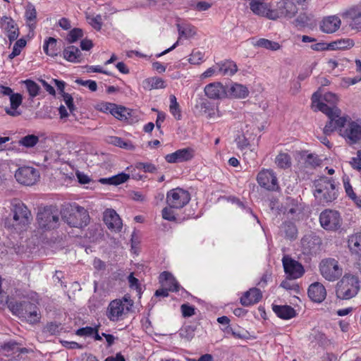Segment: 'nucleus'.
Returning a JSON list of instances; mask_svg holds the SVG:
<instances>
[{"label":"nucleus","mask_w":361,"mask_h":361,"mask_svg":"<svg viewBox=\"0 0 361 361\" xmlns=\"http://www.w3.org/2000/svg\"><path fill=\"white\" fill-rule=\"evenodd\" d=\"M323 99L326 103L320 102L317 93H314L312 97V108L326 114L329 121L323 129L325 135H329L336 129H340L346 123V118L341 116V111L336 106L338 101V96L332 92H326L323 96Z\"/></svg>","instance_id":"1"},{"label":"nucleus","mask_w":361,"mask_h":361,"mask_svg":"<svg viewBox=\"0 0 361 361\" xmlns=\"http://www.w3.org/2000/svg\"><path fill=\"white\" fill-rule=\"evenodd\" d=\"M314 196L320 203L331 202L337 197V190L332 178L322 176L314 181Z\"/></svg>","instance_id":"2"},{"label":"nucleus","mask_w":361,"mask_h":361,"mask_svg":"<svg viewBox=\"0 0 361 361\" xmlns=\"http://www.w3.org/2000/svg\"><path fill=\"white\" fill-rule=\"evenodd\" d=\"M133 301L129 295H125L121 299L112 300L108 305L106 315L107 318L113 322L123 320L132 307Z\"/></svg>","instance_id":"3"},{"label":"nucleus","mask_w":361,"mask_h":361,"mask_svg":"<svg viewBox=\"0 0 361 361\" xmlns=\"http://www.w3.org/2000/svg\"><path fill=\"white\" fill-rule=\"evenodd\" d=\"M360 290L358 278L351 274H345L337 283L336 294L338 298L349 300L354 298Z\"/></svg>","instance_id":"4"},{"label":"nucleus","mask_w":361,"mask_h":361,"mask_svg":"<svg viewBox=\"0 0 361 361\" xmlns=\"http://www.w3.org/2000/svg\"><path fill=\"white\" fill-rule=\"evenodd\" d=\"M63 218L68 225L76 228L87 226L90 220L88 212L84 207L78 205L67 208L63 213Z\"/></svg>","instance_id":"5"},{"label":"nucleus","mask_w":361,"mask_h":361,"mask_svg":"<svg viewBox=\"0 0 361 361\" xmlns=\"http://www.w3.org/2000/svg\"><path fill=\"white\" fill-rule=\"evenodd\" d=\"M319 271L322 276L329 281H335L343 273L338 262L332 258L323 259L319 264Z\"/></svg>","instance_id":"6"},{"label":"nucleus","mask_w":361,"mask_h":361,"mask_svg":"<svg viewBox=\"0 0 361 361\" xmlns=\"http://www.w3.org/2000/svg\"><path fill=\"white\" fill-rule=\"evenodd\" d=\"M319 222L326 231H336L341 227L342 218L337 211L325 209L319 215Z\"/></svg>","instance_id":"7"},{"label":"nucleus","mask_w":361,"mask_h":361,"mask_svg":"<svg viewBox=\"0 0 361 361\" xmlns=\"http://www.w3.org/2000/svg\"><path fill=\"white\" fill-rule=\"evenodd\" d=\"M190 200V193L180 188L169 190L166 195L168 205L174 209H181Z\"/></svg>","instance_id":"8"},{"label":"nucleus","mask_w":361,"mask_h":361,"mask_svg":"<svg viewBox=\"0 0 361 361\" xmlns=\"http://www.w3.org/2000/svg\"><path fill=\"white\" fill-rule=\"evenodd\" d=\"M16 180L25 185H32L39 178V171L30 166H23L19 168L15 173Z\"/></svg>","instance_id":"9"},{"label":"nucleus","mask_w":361,"mask_h":361,"mask_svg":"<svg viewBox=\"0 0 361 361\" xmlns=\"http://www.w3.org/2000/svg\"><path fill=\"white\" fill-rule=\"evenodd\" d=\"M13 220L18 224L25 226L32 219V215L28 208L20 200L14 199L11 202Z\"/></svg>","instance_id":"10"},{"label":"nucleus","mask_w":361,"mask_h":361,"mask_svg":"<svg viewBox=\"0 0 361 361\" xmlns=\"http://www.w3.org/2000/svg\"><path fill=\"white\" fill-rule=\"evenodd\" d=\"M37 223L43 229H53L57 226L59 215L54 213L51 208L45 207L37 213Z\"/></svg>","instance_id":"11"},{"label":"nucleus","mask_w":361,"mask_h":361,"mask_svg":"<svg viewBox=\"0 0 361 361\" xmlns=\"http://www.w3.org/2000/svg\"><path fill=\"white\" fill-rule=\"evenodd\" d=\"M0 28L8 37L10 44L16 41L20 35L18 24L10 16H4L1 18Z\"/></svg>","instance_id":"12"},{"label":"nucleus","mask_w":361,"mask_h":361,"mask_svg":"<svg viewBox=\"0 0 361 361\" xmlns=\"http://www.w3.org/2000/svg\"><path fill=\"white\" fill-rule=\"evenodd\" d=\"M282 262L284 271L289 279H296L303 275L305 269L303 266L298 261L288 256H284Z\"/></svg>","instance_id":"13"},{"label":"nucleus","mask_w":361,"mask_h":361,"mask_svg":"<svg viewBox=\"0 0 361 361\" xmlns=\"http://www.w3.org/2000/svg\"><path fill=\"white\" fill-rule=\"evenodd\" d=\"M250 8L256 15L264 16L271 20H276L279 18L278 12L270 9L268 4L259 0H251Z\"/></svg>","instance_id":"14"},{"label":"nucleus","mask_w":361,"mask_h":361,"mask_svg":"<svg viewBox=\"0 0 361 361\" xmlns=\"http://www.w3.org/2000/svg\"><path fill=\"white\" fill-rule=\"evenodd\" d=\"M259 185L269 190H275L278 188L277 178L271 170H262L257 177Z\"/></svg>","instance_id":"15"},{"label":"nucleus","mask_w":361,"mask_h":361,"mask_svg":"<svg viewBox=\"0 0 361 361\" xmlns=\"http://www.w3.org/2000/svg\"><path fill=\"white\" fill-rule=\"evenodd\" d=\"M8 307L11 311L19 317H24L28 315L30 312L35 311L37 307L30 302H9Z\"/></svg>","instance_id":"16"},{"label":"nucleus","mask_w":361,"mask_h":361,"mask_svg":"<svg viewBox=\"0 0 361 361\" xmlns=\"http://www.w3.org/2000/svg\"><path fill=\"white\" fill-rule=\"evenodd\" d=\"M103 219L107 228L111 231H120L122 228V221L113 209H107L104 211Z\"/></svg>","instance_id":"17"},{"label":"nucleus","mask_w":361,"mask_h":361,"mask_svg":"<svg viewBox=\"0 0 361 361\" xmlns=\"http://www.w3.org/2000/svg\"><path fill=\"white\" fill-rule=\"evenodd\" d=\"M205 95L209 99H220L226 97V90L219 82H214L207 85L204 87Z\"/></svg>","instance_id":"18"},{"label":"nucleus","mask_w":361,"mask_h":361,"mask_svg":"<svg viewBox=\"0 0 361 361\" xmlns=\"http://www.w3.org/2000/svg\"><path fill=\"white\" fill-rule=\"evenodd\" d=\"M295 2L292 0H282L278 4V9L276 11L280 16L291 18L298 13V7Z\"/></svg>","instance_id":"19"},{"label":"nucleus","mask_w":361,"mask_h":361,"mask_svg":"<svg viewBox=\"0 0 361 361\" xmlns=\"http://www.w3.org/2000/svg\"><path fill=\"white\" fill-rule=\"evenodd\" d=\"M194 156L193 150L190 148H183L169 154L165 159L169 163H178L191 159Z\"/></svg>","instance_id":"20"},{"label":"nucleus","mask_w":361,"mask_h":361,"mask_svg":"<svg viewBox=\"0 0 361 361\" xmlns=\"http://www.w3.org/2000/svg\"><path fill=\"white\" fill-rule=\"evenodd\" d=\"M307 293L310 298L315 302H322L326 296V288L319 282L312 283L309 286Z\"/></svg>","instance_id":"21"},{"label":"nucleus","mask_w":361,"mask_h":361,"mask_svg":"<svg viewBox=\"0 0 361 361\" xmlns=\"http://www.w3.org/2000/svg\"><path fill=\"white\" fill-rule=\"evenodd\" d=\"M344 16L350 20V26L353 29L361 30V6L350 8L344 13Z\"/></svg>","instance_id":"22"},{"label":"nucleus","mask_w":361,"mask_h":361,"mask_svg":"<svg viewBox=\"0 0 361 361\" xmlns=\"http://www.w3.org/2000/svg\"><path fill=\"white\" fill-rule=\"evenodd\" d=\"M341 24V20L336 16L324 18L320 25L321 30L325 33H334L337 31Z\"/></svg>","instance_id":"23"},{"label":"nucleus","mask_w":361,"mask_h":361,"mask_svg":"<svg viewBox=\"0 0 361 361\" xmlns=\"http://www.w3.org/2000/svg\"><path fill=\"white\" fill-rule=\"evenodd\" d=\"M342 135L352 144L357 142L361 139V126L355 122H351Z\"/></svg>","instance_id":"24"},{"label":"nucleus","mask_w":361,"mask_h":361,"mask_svg":"<svg viewBox=\"0 0 361 361\" xmlns=\"http://www.w3.org/2000/svg\"><path fill=\"white\" fill-rule=\"evenodd\" d=\"M262 297V295L259 289L251 288L240 298V302L243 306L248 307L258 302Z\"/></svg>","instance_id":"25"},{"label":"nucleus","mask_w":361,"mask_h":361,"mask_svg":"<svg viewBox=\"0 0 361 361\" xmlns=\"http://www.w3.org/2000/svg\"><path fill=\"white\" fill-rule=\"evenodd\" d=\"M159 283L162 287H164L172 292L179 290V284L173 276L167 271L162 272L159 276Z\"/></svg>","instance_id":"26"},{"label":"nucleus","mask_w":361,"mask_h":361,"mask_svg":"<svg viewBox=\"0 0 361 361\" xmlns=\"http://www.w3.org/2000/svg\"><path fill=\"white\" fill-rule=\"evenodd\" d=\"M23 97L19 93H13L10 96L11 106L5 109L6 113L11 116H18L21 114V112L18 110V108L22 104Z\"/></svg>","instance_id":"27"},{"label":"nucleus","mask_w":361,"mask_h":361,"mask_svg":"<svg viewBox=\"0 0 361 361\" xmlns=\"http://www.w3.org/2000/svg\"><path fill=\"white\" fill-rule=\"evenodd\" d=\"M25 18L30 30L33 31L36 27L37 11L35 6L30 3L25 7Z\"/></svg>","instance_id":"28"},{"label":"nucleus","mask_w":361,"mask_h":361,"mask_svg":"<svg viewBox=\"0 0 361 361\" xmlns=\"http://www.w3.org/2000/svg\"><path fill=\"white\" fill-rule=\"evenodd\" d=\"M63 57L69 62L80 63L82 54L79 49L75 46H69L63 50Z\"/></svg>","instance_id":"29"},{"label":"nucleus","mask_w":361,"mask_h":361,"mask_svg":"<svg viewBox=\"0 0 361 361\" xmlns=\"http://www.w3.org/2000/svg\"><path fill=\"white\" fill-rule=\"evenodd\" d=\"M273 310L279 317L283 319H289L295 316V310L289 305H274Z\"/></svg>","instance_id":"30"},{"label":"nucleus","mask_w":361,"mask_h":361,"mask_svg":"<svg viewBox=\"0 0 361 361\" xmlns=\"http://www.w3.org/2000/svg\"><path fill=\"white\" fill-rule=\"evenodd\" d=\"M218 73L221 75L231 76L238 71L237 65L231 61L217 63Z\"/></svg>","instance_id":"31"},{"label":"nucleus","mask_w":361,"mask_h":361,"mask_svg":"<svg viewBox=\"0 0 361 361\" xmlns=\"http://www.w3.org/2000/svg\"><path fill=\"white\" fill-rule=\"evenodd\" d=\"M348 246L352 254L361 257V233L350 235L348 240Z\"/></svg>","instance_id":"32"},{"label":"nucleus","mask_w":361,"mask_h":361,"mask_svg":"<svg viewBox=\"0 0 361 361\" xmlns=\"http://www.w3.org/2000/svg\"><path fill=\"white\" fill-rule=\"evenodd\" d=\"M195 109L200 114H207L209 118H212L215 116L214 109L210 105L209 102L206 100H201L198 102Z\"/></svg>","instance_id":"33"},{"label":"nucleus","mask_w":361,"mask_h":361,"mask_svg":"<svg viewBox=\"0 0 361 361\" xmlns=\"http://www.w3.org/2000/svg\"><path fill=\"white\" fill-rule=\"evenodd\" d=\"M254 46L264 48L271 51H277L281 47L279 43L264 38H261L257 40L254 43Z\"/></svg>","instance_id":"34"},{"label":"nucleus","mask_w":361,"mask_h":361,"mask_svg":"<svg viewBox=\"0 0 361 361\" xmlns=\"http://www.w3.org/2000/svg\"><path fill=\"white\" fill-rule=\"evenodd\" d=\"M57 40L54 37H49L45 40L43 49L46 54L50 56H56L58 54V49L56 47Z\"/></svg>","instance_id":"35"},{"label":"nucleus","mask_w":361,"mask_h":361,"mask_svg":"<svg viewBox=\"0 0 361 361\" xmlns=\"http://www.w3.org/2000/svg\"><path fill=\"white\" fill-rule=\"evenodd\" d=\"M354 46V42L350 39H341L329 44L328 48L330 49H345Z\"/></svg>","instance_id":"36"},{"label":"nucleus","mask_w":361,"mask_h":361,"mask_svg":"<svg viewBox=\"0 0 361 361\" xmlns=\"http://www.w3.org/2000/svg\"><path fill=\"white\" fill-rule=\"evenodd\" d=\"M231 94L236 98H245L249 94L247 88L240 84L235 83L230 88Z\"/></svg>","instance_id":"37"},{"label":"nucleus","mask_w":361,"mask_h":361,"mask_svg":"<svg viewBox=\"0 0 361 361\" xmlns=\"http://www.w3.org/2000/svg\"><path fill=\"white\" fill-rule=\"evenodd\" d=\"M169 110L176 120H180L182 115L179 104L177 102L175 95L170 96Z\"/></svg>","instance_id":"38"},{"label":"nucleus","mask_w":361,"mask_h":361,"mask_svg":"<svg viewBox=\"0 0 361 361\" xmlns=\"http://www.w3.org/2000/svg\"><path fill=\"white\" fill-rule=\"evenodd\" d=\"M275 163L281 169L288 168L291 165L290 157L286 153H280L276 156Z\"/></svg>","instance_id":"39"},{"label":"nucleus","mask_w":361,"mask_h":361,"mask_svg":"<svg viewBox=\"0 0 361 361\" xmlns=\"http://www.w3.org/2000/svg\"><path fill=\"white\" fill-rule=\"evenodd\" d=\"M300 210L298 201L288 197L286 199V205L284 207V213L288 214H294Z\"/></svg>","instance_id":"40"},{"label":"nucleus","mask_w":361,"mask_h":361,"mask_svg":"<svg viewBox=\"0 0 361 361\" xmlns=\"http://www.w3.org/2000/svg\"><path fill=\"white\" fill-rule=\"evenodd\" d=\"M26 40L23 38L16 40L13 44L12 52L8 55V59H13L18 56L21 50L26 46Z\"/></svg>","instance_id":"41"},{"label":"nucleus","mask_w":361,"mask_h":361,"mask_svg":"<svg viewBox=\"0 0 361 361\" xmlns=\"http://www.w3.org/2000/svg\"><path fill=\"white\" fill-rule=\"evenodd\" d=\"M111 114L119 120H126L128 119L129 112L126 108L114 104Z\"/></svg>","instance_id":"42"},{"label":"nucleus","mask_w":361,"mask_h":361,"mask_svg":"<svg viewBox=\"0 0 361 361\" xmlns=\"http://www.w3.org/2000/svg\"><path fill=\"white\" fill-rule=\"evenodd\" d=\"M23 82L25 85L30 97L33 98L39 94L40 87L35 82L31 80H26Z\"/></svg>","instance_id":"43"},{"label":"nucleus","mask_w":361,"mask_h":361,"mask_svg":"<svg viewBox=\"0 0 361 361\" xmlns=\"http://www.w3.org/2000/svg\"><path fill=\"white\" fill-rule=\"evenodd\" d=\"M39 142V137L35 135H27L19 140V144L25 147H32Z\"/></svg>","instance_id":"44"},{"label":"nucleus","mask_w":361,"mask_h":361,"mask_svg":"<svg viewBox=\"0 0 361 361\" xmlns=\"http://www.w3.org/2000/svg\"><path fill=\"white\" fill-rule=\"evenodd\" d=\"M145 83L149 89L164 88L166 87L164 80L157 77L148 78L145 80Z\"/></svg>","instance_id":"45"},{"label":"nucleus","mask_w":361,"mask_h":361,"mask_svg":"<svg viewBox=\"0 0 361 361\" xmlns=\"http://www.w3.org/2000/svg\"><path fill=\"white\" fill-rule=\"evenodd\" d=\"M243 159L248 163H253L257 157L256 147H248L246 149L242 150Z\"/></svg>","instance_id":"46"},{"label":"nucleus","mask_w":361,"mask_h":361,"mask_svg":"<svg viewBox=\"0 0 361 361\" xmlns=\"http://www.w3.org/2000/svg\"><path fill=\"white\" fill-rule=\"evenodd\" d=\"M235 142L238 148H239L241 151L252 147V145L249 141V139L246 137L245 134L238 136V137L235 139Z\"/></svg>","instance_id":"47"},{"label":"nucleus","mask_w":361,"mask_h":361,"mask_svg":"<svg viewBox=\"0 0 361 361\" xmlns=\"http://www.w3.org/2000/svg\"><path fill=\"white\" fill-rule=\"evenodd\" d=\"M87 20L89 24L95 30H100L102 25V17L99 15L96 16H87Z\"/></svg>","instance_id":"48"},{"label":"nucleus","mask_w":361,"mask_h":361,"mask_svg":"<svg viewBox=\"0 0 361 361\" xmlns=\"http://www.w3.org/2000/svg\"><path fill=\"white\" fill-rule=\"evenodd\" d=\"M83 35L82 30L80 28H74L69 32L67 35V40L70 43L76 42L78 39L81 38Z\"/></svg>","instance_id":"49"},{"label":"nucleus","mask_w":361,"mask_h":361,"mask_svg":"<svg viewBox=\"0 0 361 361\" xmlns=\"http://www.w3.org/2000/svg\"><path fill=\"white\" fill-rule=\"evenodd\" d=\"M283 228L288 238H295L296 237L297 229L293 224L286 223L283 225Z\"/></svg>","instance_id":"50"},{"label":"nucleus","mask_w":361,"mask_h":361,"mask_svg":"<svg viewBox=\"0 0 361 361\" xmlns=\"http://www.w3.org/2000/svg\"><path fill=\"white\" fill-rule=\"evenodd\" d=\"M178 30L180 35L179 38L181 36H185V37L189 38L196 35V30L193 26H188L185 29H182L181 27L178 25Z\"/></svg>","instance_id":"51"},{"label":"nucleus","mask_w":361,"mask_h":361,"mask_svg":"<svg viewBox=\"0 0 361 361\" xmlns=\"http://www.w3.org/2000/svg\"><path fill=\"white\" fill-rule=\"evenodd\" d=\"M23 318L30 324H37L39 322L41 315L37 308L35 311L30 312L28 315H26Z\"/></svg>","instance_id":"52"},{"label":"nucleus","mask_w":361,"mask_h":361,"mask_svg":"<svg viewBox=\"0 0 361 361\" xmlns=\"http://www.w3.org/2000/svg\"><path fill=\"white\" fill-rule=\"evenodd\" d=\"M128 281L130 287L133 289L136 290L137 295H140L142 288L139 283L138 279H136L135 277H134L133 273H131L128 276Z\"/></svg>","instance_id":"53"},{"label":"nucleus","mask_w":361,"mask_h":361,"mask_svg":"<svg viewBox=\"0 0 361 361\" xmlns=\"http://www.w3.org/2000/svg\"><path fill=\"white\" fill-rule=\"evenodd\" d=\"M135 167L139 170H143L145 172L154 173L157 171L156 166L151 163L138 162Z\"/></svg>","instance_id":"54"},{"label":"nucleus","mask_w":361,"mask_h":361,"mask_svg":"<svg viewBox=\"0 0 361 361\" xmlns=\"http://www.w3.org/2000/svg\"><path fill=\"white\" fill-rule=\"evenodd\" d=\"M361 80L360 76L355 75L354 78H343L341 79V85L343 87L347 88L350 85H355Z\"/></svg>","instance_id":"55"},{"label":"nucleus","mask_w":361,"mask_h":361,"mask_svg":"<svg viewBox=\"0 0 361 361\" xmlns=\"http://www.w3.org/2000/svg\"><path fill=\"white\" fill-rule=\"evenodd\" d=\"M204 54L200 51H193L190 56L189 62L192 64H200L203 59Z\"/></svg>","instance_id":"56"},{"label":"nucleus","mask_w":361,"mask_h":361,"mask_svg":"<svg viewBox=\"0 0 361 361\" xmlns=\"http://www.w3.org/2000/svg\"><path fill=\"white\" fill-rule=\"evenodd\" d=\"M75 82L80 85L87 87L92 92H95L97 89V82L94 80H82L81 79H77Z\"/></svg>","instance_id":"57"},{"label":"nucleus","mask_w":361,"mask_h":361,"mask_svg":"<svg viewBox=\"0 0 361 361\" xmlns=\"http://www.w3.org/2000/svg\"><path fill=\"white\" fill-rule=\"evenodd\" d=\"M62 97L71 113L73 114L75 110V107L73 104V97L68 93L63 92Z\"/></svg>","instance_id":"58"},{"label":"nucleus","mask_w":361,"mask_h":361,"mask_svg":"<svg viewBox=\"0 0 361 361\" xmlns=\"http://www.w3.org/2000/svg\"><path fill=\"white\" fill-rule=\"evenodd\" d=\"M321 163V159L318 157V156L314 154H309L305 160V164L307 166H310L312 167H315L319 166Z\"/></svg>","instance_id":"59"},{"label":"nucleus","mask_w":361,"mask_h":361,"mask_svg":"<svg viewBox=\"0 0 361 361\" xmlns=\"http://www.w3.org/2000/svg\"><path fill=\"white\" fill-rule=\"evenodd\" d=\"M343 184L345 192L348 195V196L353 200H355V199H357V196L355 193L353 192V188L349 182L348 178H347L346 179H343Z\"/></svg>","instance_id":"60"},{"label":"nucleus","mask_w":361,"mask_h":361,"mask_svg":"<svg viewBox=\"0 0 361 361\" xmlns=\"http://www.w3.org/2000/svg\"><path fill=\"white\" fill-rule=\"evenodd\" d=\"M173 208L165 207L162 210V217L168 221H175L176 219L175 214L173 211Z\"/></svg>","instance_id":"61"},{"label":"nucleus","mask_w":361,"mask_h":361,"mask_svg":"<svg viewBox=\"0 0 361 361\" xmlns=\"http://www.w3.org/2000/svg\"><path fill=\"white\" fill-rule=\"evenodd\" d=\"M348 60L346 59H339V60H336L334 59H330L328 60L327 63H328L329 68H331L332 70H334L340 66H344L345 63H348Z\"/></svg>","instance_id":"62"},{"label":"nucleus","mask_w":361,"mask_h":361,"mask_svg":"<svg viewBox=\"0 0 361 361\" xmlns=\"http://www.w3.org/2000/svg\"><path fill=\"white\" fill-rule=\"evenodd\" d=\"M95 331V329L90 326H86L83 328H80L76 331V335L80 336H91L93 335L94 332Z\"/></svg>","instance_id":"63"},{"label":"nucleus","mask_w":361,"mask_h":361,"mask_svg":"<svg viewBox=\"0 0 361 361\" xmlns=\"http://www.w3.org/2000/svg\"><path fill=\"white\" fill-rule=\"evenodd\" d=\"M129 175L121 173L118 175L114 176L113 179L114 180V185H118L119 184L123 183L126 182L129 179Z\"/></svg>","instance_id":"64"}]
</instances>
